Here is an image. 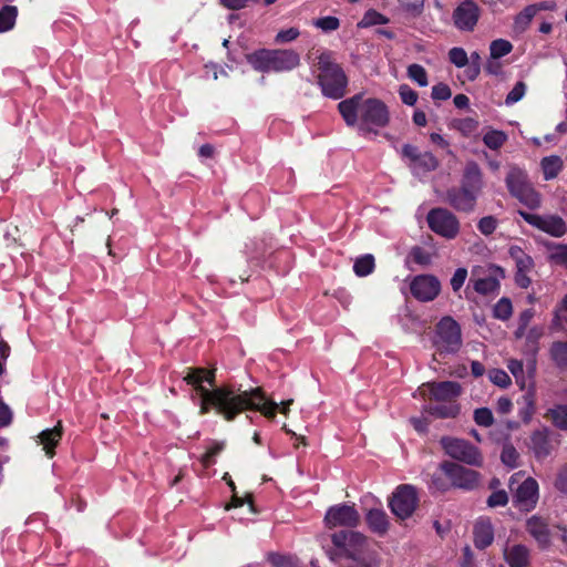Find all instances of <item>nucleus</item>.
<instances>
[{
    "label": "nucleus",
    "mask_w": 567,
    "mask_h": 567,
    "mask_svg": "<svg viewBox=\"0 0 567 567\" xmlns=\"http://www.w3.org/2000/svg\"><path fill=\"white\" fill-rule=\"evenodd\" d=\"M350 560V564L344 567H380L378 556L372 553H365L361 557L351 558Z\"/></svg>",
    "instance_id": "79ce46f5"
},
{
    "label": "nucleus",
    "mask_w": 567,
    "mask_h": 567,
    "mask_svg": "<svg viewBox=\"0 0 567 567\" xmlns=\"http://www.w3.org/2000/svg\"><path fill=\"white\" fill-rule=\"evenodd\" d=\"M507 367L516 379V383L519 384L520 389H524L527 379H532L534 377L536 371V360L535 357H526L525 360L511 359Z\"/></svg>",
    "instance_id": "4be33fe9"
},
{
    "label": "nucleus",
    "mask_w": 567,
    "mask_h": 567,
    "mask_svg": "<svg viewBox=\"0 0 567 567\" xmlns=\"http://www.w3.org/2000/svg\"><path fill=\"white\" fill-rule=\"evenodd\" d=\"M408 76L420 86H426L429 84L427 72L421 64H410L408 66Z\"/></svg>",
    "instance_id": "ea45409f"
},
{
    "label": "nucleus",
    "mask_w": 567,
    "mask_h": 567,
    "mask_svg": "<svg viewBox=\"0 0 567 567\" xmlns=\"http://www.w3.org/2000/svg\"><path fill=\"white\" fill-rule=\"evenodd\" d=\"M332 543L338 549V556L348 559L361 557L367 551V537L353 530H341L332 535Z\"/></svg>",
    "instance_id": "9d476101"
},
{
    "label": "nucleus",
    "mask_w": 567,
    "mask_h": 567,
    "mask_svg": "<svg viewBox=\"0 0 567 567\" xmlns=\"http://www.w3.org/2000/svg\"><path fill=\"white\" fill-rule=\"evenodd\" d=\"M545 417L561 431L567 432V405H556L545 413Z\"/></svg>",
    "instance_id": "2f4dec72"
},
{
    "label": "nucleus",
    "mask_w": 567,
    "mask_h": 567,
    "mask_svg": "<svg viewBox=\"0 0 567 567\" xmlns=\"http://www.w3.org/2000/svg\"><path fill=\"white\" fill-rule=\"evenodd\" d=\"M512 408L513 403L508 398L502 396L497 400L496 410L498 413L508 414L512 411Z\"/></svg>",
    "instance_id": "338daca9"
},
{
    "label": "nucleus",
    "mask_w": 567,
    "mask_h": 567,
    "mask_svg": "<svg viewBox=\"0 0 567 567\" xmlns=\"http://www.w3.org/2000/svg\"><path fill=\"white\" fill-rule=\"evenodd\" d=\"M224 450V443H215L208 451L202 456L200 462L205 467H209L214 463V456L218 455Z\"/></svg>",
    "instance_id": "052dcab7"
},
{
    "label": "nucleus",
    "mask_w": 567,
    "mask_h": 567,
    "mask_svg": "<svg viewBox=\"0 0 567 567\" xmlns=\"http://www.w3.org/2000/svg\"><path fill=\"white\" fill-rule=\"evenodd\" d=\"M360 520V515L354 506L340 504L330 507L324 516V523L329 528L344 526L354 527Z\"/></svg>",
    "instance_id": "f3484780"
},
{
    "label": "nucleus",
    "mask_w": 567,
    "mask_h": 567,
    "mask_svg": "<svg viewBox=\"0 0 567 567\" xmlns=\"http://www.w3.org/2000/svg\"><path fill=\"white\" fill-rule=\"evenodd\" d=\"M467 277V270L465 268H457L451 278V287L453 291H458L464 285Z\"/></svg>",
    "instance_id": "680f3d73"
},
{
    "label": "nucleus",
    "mask_w": 567,
    "mask_h": 567,
    "mask_svg": "<svg viewBox=\"0 0 567 567\" xmlns=\"http://www.w3.org/2000/svg\"><path fill=\"white\" fill-rule=\"evenodd\" d=\"M18 8L6 4L0 9V33L10 31L16 25Z\"/></svg>",
    "instance_id": "473e14b6"
},
{
    "label": "nucleus",
    "mask_w": 567,
    "mask_h": 567,
    "mask_svg": "<svg viewBox=\"0 0 567 567\" xmlns=\"http://www.w3.org/2000/svg\"><path fill=\"white\" fill-rule=\"evenodd\" d=\"M555 486L560 492L567 494V466L560 470Z\"/></svg>",
    "instance_id": "774afa93"
},
{
    "label": "nucleus",
    "mask_w": 567,
    "mask_h": 567,
    "mask_svg": "<svg viewBox=\"0 0 567 567\" xmlns=\"http://www.w3.org/2000/svg\"><path fill=\"white\" fill-rule=\"evenodd\" d=\"M506 141H507L506 134L504 132L497 131V130L488 131L483 136L484 144L488 148L494 150V151L501 148L505 144Z\"/></svg>",
    "instance_id": "58836bf2"
},
{
    "label": "nucleus",
    "mask_w": 567,
    "mask_h": 567,
    "mask_svg": "<svg viewBox=\"0 0 567 567\" xmlns=\"http://www.w3.org/2000/svg\"><path fill=\"white\" fill-rule=\"evenodd\" d=\"M474 421L477 425L488 427L493 424V413L487 408H480L474 411Z\"/></svg>",
    "instance_id": "de8ad7c7"
},
{
    "label": "nucleus",
    "mask_w": 567,
    "mask_h": 567,
    "mask_svg": "<svg viewBox=\"0 0 567 567\" xmlns=\"http://www.w3.org/2000/svg\"><path fill=\"white\" fill-rule=\"evenodd\" d=\"M482 9L473 0H462L453 10L454 27L462 32H473L481 18Z\"/></svg>",
    "instance_id": "ddd939ff"
},
{
    "label": "nucleus",
    "mask_w": 567,
    "mask_h": 567,
    "mask_svg": "<svg viewBox=\"0 0 567 567\" xmlns=\"http://www.w3.org/2000/svg\"><path fill=\"white\" fill-rule=\"evenodd\" d=\"M410 257L413 260V262L422 267H427L432 264V255L420 246L412 247L410 251Z\"/></svg>",
    "instance_id": "37998d69"
},
{
    "label": "nucleus",
    "mask_w": 567,
    "mask_h": 567,
    "mask_svg": "<svg viewBox=\"0 0 567 567\" xmlns=\"http://www.w3.org/2000/svg\"><path fill=\"white\" fill-rule=\"evenodd\" d=\"M434 343L441 352L456 353L461 349V327L452 317H443L437 322Z\"/></svg>",
    "instance_id": "423d86ee"
},
{
    "label": "nucleus",
    "mask_w": 567,
    "mask_h": 567,
    "mask_svg": "<svg viewBox=\"0 0 567 567\" xmlns=\"http://www.w3.org/2000/svg\"><path fill=\"white\" fill-rule=\"evenodd\" d=\"M509 256L516 264V271L529 272L534 267L533 258L527 255L520 247L512 246L509 248Z\"/></svg>",
    "instance_id": "c85d7f7f"
},
{
    "label": "nucleus",
    "mask_w": 567,
    "mask_h": 567,
    "mask_svg": "<svg viewBox=\"0 0 567 567\" xmlns=\"http://www.w3.org/2000/svg\"><path fill=\"white\" fill-rule=\"evenodd\" d=\"M518 458L519 453L512 444H505L503 446L502 453H501V460L502 462L509 466V467H516L518 466Z\"/></svg>",
    "instance_id": "c03bdc74"
},
{
    "label": "nucleus",
    "mask_w": 567,
    "mask_h": 567,
    "mask_svg": "<svg viewBox=\"0 0 567 567\" xmlns=\"http://www.w3.org/2000/svg\"><path fill=\"white\" fill-rule=\"evenodd\" d=\"M474 545L478 549H485L494 542V528L488 518L481 517L476 520L474 528Z\"/></svg>",
    "instance_id": "393cba45"
},
{
    "label": "nucleus",
    "mask_w": 567,
    "mask_h": 567,
    "mask_svg": "<svg viewBox=\"0 0 567 567\" xmlns=\"http://www.w3.org/2000/svg\"><path fill=\"white\" fill-rule=\"evenodd\" d=\"M62 424L59 422L53 429H47L39 434L40 443L49 457L54 455V447L62 437Z\"/></svg>",
    "instance_id": "a878e982"
},
{
    "label": "nucleus",
    "mask_w": 567,
    "mask_h": 567,
    "mask_svg": "<svg viewBox=\"0 0 567 567\" xmlns=\"http://www.w3.org/2000/svg\"><path fill=\"white\" fill-rule=\"evenodd\" d=\"M513 306L508 298H501L496 305L494 306L493 313L494 317L501 320H507L512 316Z\"/></svg>",
    "instance_id": "a19ab883"
},
{
    "label": "nucleus",
    "mask_w": 567,
    "mask_h": 567,
    "mask_svg": "<svg viewBox=\"0 0 567 567\" xmlns=\"http://www.w3.org/2000/svg\"><path fill=\"white\" fill-rule=\"evenodd\" d=\"M526 93V83L523 81H518L515 83L513 89L509 91L505 99L506 105H513L520 101Z\"/></svg>",
    "instance_id": "a18cd8bd"
},
{
    "label": "nucleus",
    "mask_w": 567,
    "mask_h": 567,
    "mask_svg": "<svg viewBox=\"0 0 567 567\" xmlns=\"http://www.w3.org/2000/svg\"><path fill=\"white\" fill-rule=\"evenodd\" d=\"M12 422V411L10 408L0 402V427L8 426Z\"/></svg>",
    "instance_id": "69168bd1"
},
{
    "label": "nucleus",
    "mask_w": 567,
    "mask_h": 567,
    "mask_svg": "<svg viewBox=\"0 0 567 567\" xmlns=\"http://www.w3.org/2000/svg\"><path fill=\"white\" fill-rule=\"evenodd\" d=\"M488 377L494 384L501 388H506L511 383V379L504 370L493 369L489 371Z\"/></svg>",
    "instance_id": "5fc2aeb1"
},
{
    "label": "nucleus",
    "mask_w": 567,
    "mask_h": 567,
    "mask_svg": "<svg viewBox=\"0 0 567 567\" xmlns=\"http://www.w3.org/2000/svg\"><path fill=\"white\" fill-rule=\"evenodd\" d=\"M563 161L557 155L546 156L542 159L540 166L545 181L554 179L563 169Z\"/></svg>",
    "instance_id": "cd10ccee"
},
{
    "label": "nucleus",
    "mask_w": 567,
    "mask_h": 567,
    "mask_svg": "<svg viewBox=\"0 0 567 567\" xmlns=\"http://www.w3.org/2000/svg\"><path fill=\"white\" fill-rule=\"evenodd\" d=\"M246 61L261 73L289 72L300 64V55L291 49H259L246 54Z\"/></svg>",
    "instance_id": "20e7f679"
},
{
    "label": "nucleus",
    "mask_w": 567,
    "mask_h": 567,
    "mask_svg": "<svg viewBox=\"0 0 567 567\" xmlns=\"http://www.w3.org/2000/svg\"><path fill=\"white\" fill-rule=\"evenodd\" d=\"M440 443L450 457L472 466H482L483 456L480 450L468 441L444 436Z\"/></svg>",
    "instance_id": "0eeeda50"
},
{
    "label": "nucleus",
    "mask_w": 567,
    "mask_h": 567,
    "mask_svg": "<svg viewBox=\"0 0 567 567\" xmlns=\"http://www.w3.org/2000/svg\"><path fill=\"white\" fill-rule=\"evenodd\" d=\"M487 505L489 507H503L508 503V495L505 489L494 491L487 498Z\"/></svg>",
    "instance_id": "864d4df0"
},
{
    "label": "nucleus",
    "mask_w": 567,
    "mask_h": 567,
    "mask_svg": "<svg viewBox=\"0 0 567 567\" xmlns=\"http://www.w3.org/2000/svg\"><path fill=\"white\" fill-rule=\"evenodd\" d=\"M411 295L419 301L434 300L441 292V282L434 275H417L410 284Z\"/></svg>",
    "instance_id": "2eb2a0df"
},
{
    "label": "nucleus",
    "mask_w": 567,
    "mask_h": 567,
    "mask_svg": "<svg viewBox=\"0 0 567 567\" xmlns=\"http://www.w3.org/2000/svg\"><path fill=\"white\" fill-rule=\"evenodd\" d=\"M390 19L374 9H369L358 22V28L364 29L378 24H386Z\"/></svg>",
    "instance_id": "c9c22d12"
},
{
    "label": "nucleus",
    "mask_w": 567,
    "mask_h": 567,
    "mask_svg": "<svg viewBox=\"0 0 567 567\" xmlns=\"http://www.w3.org/2000/svg\"><path fill=\"white\" fill-rule=\"evenodd\" d=\"M505 184L511 196L528 209L535 210L542 206V195L528 179L526 171L512 166L506 175Z\"/></svg>",
    "instance_id": "39448f33"
},
{
    "label": "nucleus",
    "mask_w": 567,
    "mask_h": 567,
    "mask_svg": "<svg viewBox=\"0 0 567 567\" xmlns=\"http://www.w3.org/2000/svg\"><path fill=\"white\" fill-rule=\"evenodd\" d=\"M367 523L369 528L378 535H384L388 532L389 519L382 509H370L367 514Z\"/></svg>",
    "instance_id": "bb28decb"
},
{
    "label": "nucleus",
    "mask_w": 567,
    "mask_h": 567,
    "mask_svg": "<svg viewBox=\"0 0 567 567\" xmlns=\"http://www.w3.org/2000/svg\"><path fill=\"white\" fill-rule=\"evenodd\" d=\"M245 503H248L249 504V508H250V512H255L254 509V505H252V499H251V496L250 495H247L246 497H239L238 495H236L234 493L233 497H231V502L230 504L226 507L227 509L231 508V507H240L243 506Z\"/></svg>",
    "instance_id": "0e129e2a"
},
{
    "label": "nucleus",
    "mask_w": 567,
    "mask_h": 567,
    "mask_svg": "<svg viewBox=\"0 0 567 567\" xmlns=\"http://www.w3.org/2000/svg\"><path fill=\"white\" fill-rule=\"evenodd\" d=\"M375 268L374 257L370 254L359 257L353 265V271L358 277H365Z\"/></svg>",
    "instance_id": "f704fd0d"
},
{
    "label": "nucleus",
    "mask_w": 567,
    "mask_h": 567,
    "mask_svg": "<svg viewBox=\"0 0 567 567\" xmlns=\"http://www.w3.org/2000/svg\"><path fill=\"white\" fill-rule=\"evenodd\" d=\"M214 378V371L205 368H189L184 377L188 384L196 386L200 396V414L215 409L225 420L233 421L244 410L249 409L260 411L267 417H275L278 403L265 401V395L259 388L236 393L228 386L208 390L202 385L203 382L213 384Z\"/></svg>",
    "instance_id": "f257e3e1"
},
{
    "label": "nucleus",
    "mask_w": 567,
    "mask_h": 567,
    "mask_svg": "<svg viewBox=\"0 0 567 567\" xmlns=\"http://www.w3.org/2000/svg\"><path fill=\"white\" fill-rule=\"evenodd\" d=\"M533 317H534L533 309H525L523 312H520L519 318H518V327L515 331V337L517 339H520L525 336L526 328L528 327Z\"/></svg>",
    "instance_id": "8fccbe9b"
},
{
    "label": "nucleus",
    "mask_w": 567,
    "mask_h": 567,
    "mask_svg": "<svg viewBox=\"0 0 567 567\" xmlns=\"http://www.w3.org/2000/svg\"><path fill=\"white\" fill-rule=\"evenodd\" d=\"M480 194L462 186H454L446 190V203L460 213H472L477 204Z\"/></svg>",
    "instance_id": "a211bd4d"
},
{
    "label": "nucleus",
    "mask_w": 567,
    "mask_h": 567,
    "mask_svg": "<svg viewBox=\"0 0 567 567\" xmlns=\"http://www.w3.org/2000/svg\"><path fill=\"white\" fill-rule=\"evenodd\" d=\"M402 156L410 161V166L414 171L427 173L439 167V159L431 152H421L419 147L411 144L402 146Z\"/></svg>",
    "instance_id": "6ab92c4d"
},
{
    "label": "nucleus",
    "mask_w": 567,
    "mask_h": 567,
    "mask_svg": "<svg viewBox=\"0 0 567 567\" xmlns=\"http://www.w3.org/2000/svg\"><path fill=\"white\" fill-rule=\"evenodd\" d=\"M451 95L452 91L445 83H439L432 87L431 96L434 101H446Z\"/></svg>",
    "instance_id": "6e6d98bb"
},
{
    "label": "nucleus",
    "mask_w": 567,
    "mask_h": 567,
    "mask_svg": "<svg viewBox=\"0 0 567 567\" xmlns=\"http://www.w3.org/2000/svg\"><path fill=\"white\" fill-rule=\"evenodd\" d=\"M520 409L518 411V415L523 420L524 423H529L535 413V394L532 389H528L526 393L518 401Z\"/></svg>",
    "instance_id": "c756f323"
},
{
    "label": "nucleus",
    "mask_w": 567,
    "mask_h": 567,
    "mask_svg": "<svg viewBox=\"0 0 567 567\" xmlns=\"http://www.w3.org/2000/svg\"><path fill=\"white\" fill-rule=\"evenodd\" d=\"M499 289V282L493 277L477 279L474 282V290L481 295L487 296Z\"/></svg>",
    "instance_id": "4c0bfd02"
},
{
    "label": "nucleus",
    "mask_w": 567,
    "mask_h": 567,
    "mask_svg": "<svg viewBox=\"0 0 567 567\" xmlns=\"http://www.w3.org/2000/svg\"><path fill=\"white\" fill-rule=\"evenodd\" d=\"M460 186L481 195L484 188V181L482 169L476 162L471 161L466 163Z\"/></svg>",
    "instance_id": "b1692460"
},
{
    "label": "nucleus",
    "mask_w": 567,
    "mask_h": 567,
    "mask_svg": "<svg viewBox=\"0 0 567 567\" xmlns=\"http://www.w3.org/2000/svg\"><path fill=\"white\" fill-rule=\"evenodd\" d=\"M440 468L450 480L452 486L466 491L474 489L480 484V473L464 467L457 463L445 461L441 463Z\"/></svg>",
    "instance_id": "f8f14e48"
},
{
    "label": "nucleus",
    "mask_w": 567,
    "mask_h": 567,
    "mask_svg": "<svg viewBox=\"0 0 567 567\" xmlns=\"http://www.w3.org/2000/svg\"><path fill=\"white\" fill-rule=\"evenodd\" d=\"M426 411L436 417L454 419L460 414V405L457 403L442 402L436 405H429Z\"/></svg>",
    "instance_id": "7c9ffc66"
},
{
    "label": "nucleus",
    "mask_w": 567,
    "mask_h": 567,
    "mask_svg": "<svg viewBox=\"0 0 567 567\" xmlns=\"http://www.w3.org/2000/svg\"><path fill=\"white\" fill-rule=\"evenodd\" d=\"M429 228L446 239H454L460 233L457 217L447 208H432L426 216Z\"/></svg>",
    "instance_id": "6e6552de"
},
{
    "label": "nucleus",
    "mask_w": 567,
    "mask_h": 567,
    "mask_svg": "<svg viewBox=\"0 0 567 567\" xmlns=\"http://www.w3.org/2000/svg\"><path fill=\"white\" fill-rule=\"evenodd\" d=\"M417 493L414 486L412 485H400L393 492L389 506L391 512L399 519H406L412 516L416 506H417Z\"/></svg>",
    "instance_id": "9b49d317"
},
{
    "label": "nucleus",
    "mask_w": 567,
    "mask_h": 567,
    "mask_svg": "<svg viewBox=\"0 0 567 567\" xmlns=\"http://www.w3.org/2000/svg\"><path fill=\"white\" fill-rule=\"evenodd\" d=\"M539 498V487L536 480L527 477L515 491L513 504L522 512L533 511Z\"/></svg>",
    "instance_id": "dca6fc26"
},
{
    "label": "nucleus",
    "mask_w": 567,
    "mask_h": 567,
    "mask_svg": "<svg viewBox=\"0 0 567 567\" xmlns=\"http://www.w3.org/2000/svg\"><path fill=\"white\" fill-rule=\"evenodd\" d=\"M513 50V44L505 39H497L491 42L489 44V53L491 58L494 60L501 59L507 54H509Z\"/></svg>",
    "instance_id": "e433bc0d"
},
{
    "label": "nucleus",
    "mask_w": 567,
    "mask_h": 567,
    "mask_svg": "<svg viewBox=\"0 0 567 567\" xmlns=\"http://www.w3.org/2000/svg\"><path fill=\"white\" fill-rule=\"evenodd\" d=\"M423 386L429 388L430 398L437 402L456 403L455 400L462 393V386L453 381L426 383Z\"/></svg>",
    "instance_id": "aec40b11"
},
{
    "label": "nucleus",
    "mask_w": 567,
    "mask_h": 567,
    "mask_svg": "<svg viewBox=\"0 0 567 567\" xmlns=\"http://www.w3.org/2000/svg\"><path fill=\"white\" fill-rule=\"evenodd\" d=\"M313 25L324 32L334 31L340 27V20L337 17L328 16L313 21Z\"/></svg>",
    "instance_id": "09e8293b"
},
{
    "label": "nucleus",
    "mask_w": 567,
    "mask_h": 567,
    "mask_svg": "<svg viewBox=\"0 0 567 567\" xmlns=\"http://www.w3.org/2000/svg\"><path fill=\"white\" fill-rule=\"evenodd\" d=\"M553 248L555 251L550 255V259L556 264L567 266V245L554 244Z\"/></svg>",
    "instance_id": "13d9d810"
},
{
    "label": "nucleus",
    "mask_w": 567,
    "mask_h": 567,
    "mask_svg": "<svg viewBox=\"0 0 567 567\" xmlns=\"http://www.w3.org/2000/svg\"><path fill=\"white\" fill-rule=\"evenodd\" d=\"M544 334V329L542 327H533L529 329L528 333H527V342L530 343V347H532V351L534 353L537 352V348L534 347L537 341L539 340V338Z\"/></svg>",
    "instance_id": "e2e57ef3"
},
{
    "label": "nucleus",
    "mask_w": 567,
    "mask_h": 567,
    "mask_svg": "<svg viewBox=\"0 0 567 567\" xmlns=\"http://www.w3.org/2000/svg\"><path fill=\"white\" fill-rule=\"evenodd\" d=\"M517 213L529 226L551 237L560 238L567 233L566 221L557 214L539 215L523 209Z\"/></svg>",
    "instance_id": "1a4fd4ad"
},
{
    "label": "nucleus",
    "mask_w": 567,
    "mask_h": 567,
    "mask_svg": "<svg viewBox=\"0 0 567 567\" xmlns=\"http://www.w3.org/2000/svg\"><path fill=\"white\" fill-rule=\"evenodd\" d=\"M300 32L297 28H289L286 30H280L275 38L276 43H287L296 40L299 37Z\"/></svg>",
    "instance_id": "bf43d9fd"
},
{
    "label": "nucleus",
    "mask_w": 567,
    "mask_h": 567,
    "mask_svg": "<svg viewBox=\"0 0 567 567\" xmlns=\"http://www.w3.org/2000/svg\"><path fill=\"white\" fill-rule=\"evenodd\" d=\"M318 85L323 96L340 100L347 94L349 79L332 51L324 50L318 56Z\"/></svg>",
    "instance_id": "7ed1b4c3"
},
{
    "label": "nucleus",
    "mask_w": 567,
    "mask_h": 567,
    "mask_svg": "<svg viewBox=\"0 0 567 567\" xmlns=\"http://www.w3.org/2000/svg\"><path fill=\"white\" fill-rule=\"evenodd\" d=\"M398 92H399L401 101L404 104H406L409 106H413L417 102L419 95H417L416 91H414L410 85L401 84L399 86Z\"/></svg>",
    "instance_id": "603ef678"
},
{
    "label": "nucleus",
    "mask_w": 567,
    "mask_h": 567,
    "mask_svg": "<svg viewBox=\"0 0 567 567\" xmlns=\"http://www.w3.org/2000/svg\"><path fill=\"white\" fill-rule=\"evenodd\" d=\"M535 16V7L526 6L514 19V31L517 33L525 32Z\"/></svg>",
    "instance_id": "72a5a7b5"
},
{
    "label": "nucleus",
    "mask_w": 567,
    "mask_h": 567,
    "mask_svg": "<svg viewBox=\"0 0 567 567\" xmlns=\"http://www.w3.org/2000/svg\"><path fill=\"white\" fill-rule=\"evenodd\" d=\"M525 528L527 533L535 539L539 548L546 549L550 546L551 536L546 518L538 515H533L526 520Z\"/></svg>",
    "instance_id": "412c9836"
},
{
    "label": "nucleus",
    "mask_w": 567,
    "mask_h": 567,
    "mask_svg": "<svg viewBox=\"0 0 567 567\" xmlns=\"http://www.w3.org/2000/svg\"><path fill=\"white\" fill-rule=\"evenodd\" d=\"M449 59L457 68H464L468 64V56L463 48H452L449 51Z\"/></svg>",
    "instance_id": "3c124183"
},
{
    "label": "nucleus",
    "mask_w": 567,
    "mask_h": 567,
    "mask_svg": "<svg viewBox=\"0 0 567 567\" xmlns=\"http://www.w3.org/2000/svg\"><path fill=\"white\" fill-rule=\"evenodd\" d=\"M558 443L554 440V433L543 426L530 433L527 446L537 461H544L553 453Z\"/></svg>",
    "instance_id": "4468645a"
},
{
    "label": "nucleus",
    "mask_w": 567,
    "mask_h": 567,
    "mask_svg": "<svg viewBox=\"0 0 567 567\" xmlns=\"http://www.w3.org/2000/svg\"><path fill=\"white\" fill-rule=\"evenodd\" d=\"M219 4L228 10L237 11L249 7L251 3L259 2L258 0H218Z\"/></svg>",
    "instance_id": "4d7b16f0"
},
{
    "label": "nucleus",
    "mask_w": 567,
    "mask_h": 567,
    "mask_svg": "<svg viewBox=\"0 0 567 567\" xmlns=\"http://www.w3.org/2000/svg\"><path fill=\"white\" fill-rule=\"evenodd\" d=\"M338 111L349 127L358 126L361 134L378 133L390 123L388 105L380 99H363V93H357L338 103Z\"/></svg>",
    "instance_id": "f03ea898"
},
{
    "label": "nucleus",
    "mask_w": 567,
    "mask_h": 567,
    "mask_svg": "<svg viewBox=\"0 0 567 567\" xmlns=\"http://www.w3.org/2000/svg\"><path fill=\"white\" fill-rule=\"evenodd\" d=\"M497 225H498V221H497L496 217L489 215V216L482 217L478 220L477 229L484 236H489L496 230Z\"/></svg>",
    "instance_id": "49530a36"
},
{
    "label": "nucleus",
    "mask_w": 567,
    "mask_h": 567,
    "mask_svg": "<svg viewBox=\"0 0 567 567\" xmlns=\"http://www.w3.org/2000/svg\"><path fill=\"white\" fill-rule=\"evenodd\" d=\"M503 556L509 567H527L530 563V550L523 544H506Z\"/></svg>",
    "instance_id": "5701e85b"
}]
</instances>
